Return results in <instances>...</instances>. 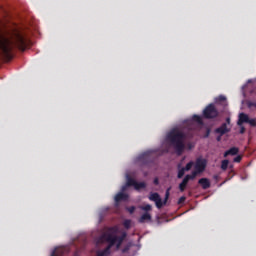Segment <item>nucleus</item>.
Wrapping results in <instances>:
<instances>
[{
    "instance_id": "15",
    "label": "nucleus",
    "mask_w": 256,
    "mask_h": 256,
    "mask_svg": "<svg viewBox=\"0 0 256 256\" xmlns=\"http://www.w3.org/2000/svg\"><path fill=\"white\" fill-rule=\"evenodd\" d=\"M238 153H239V149L233 147L224 153V157H227L228 155H237Z\"/></svg>"
},
{
    "instance_id": "16",
    "label": "nucleus",
    "mask_w": 256,
    "mask_h": 256,
    "mask_svg": "<svg viewBox=\"0 0 256 256\" xmlns=\"http://www.w3.org/2000/svg\"><path fill=\"white\" fill-rule=\"evenodd\" d=\"M227 167H229V160H223L221 164V169H223V171H226Z\"/></svg>"
},
{
    "instance_id": "12",
    "label": "nucleus",
    "mask_w": 256,
    "mask_h": 256,
    "mask_svg": "<svg viewBox=\"0 0 256 256\" xmlns=\"http://www.w3.org/2000/svg\"><path fill=\"white\" fill-rule=\"evenodd\" d=\"M127 197V194L120 192L115 196V202L119 203V201H126Z\"/></svg>"
},
{
    "instance_id": "19",
    "label": "nucleus",
    "mask_w": 256,
    "mask_h": 256,
    "mask_svg": "<svg viewBox=\"0 0 256 256\" xmlns=\"http://www.w3.org/2000/svg\"><path fill=\"white\" fill-rule=\"evenodd\" d=\"M61 251H63V248H56V249L52 252L51 256H57L58 253H61Z\"/></svg>"
},
{
    "instance_id": "8",
    "label": "nucleus",
    "mask_w": 256,
    "mask_h": 256,
    "mask_svg": "<svg viewBox=\"0 0 256 256\" xmlns=\"http://www.w3.org/2000/svg\"><path fill=\"white\" fill-rule=\"evenodd\" d=\"M242 123H249V125H251V127H255L256 120L250 119L249 116L245 113H240L239 119H238V125H241Z\"/></svg>"
},
{
    "instance_id": "13",
    "label": "nucleus",
    "mask_w": 256,
    "mask_h": 256,
    "mask_svg": "<svg viewBox=\"0 0 256 256\" xmlns=\"http://www.w3.org/2000/svg\"><path fill=\"white\" fill-rule=\"evenodd\" d=\"M218 133H220V135H225V133H228L229 131V127L227 126V124H223L220 128H218L216 130Z\"/></svg>"
},
{
    "instance_id": "1",
    "label": "nucleus",
    "mask_w": 256,
    "mask_h": 256,
    "mask_svg": "<svg viewBox=\"0 0 256 256\" xmlns=\"http://www.w3.org/2000/svg\"><path fill=\"white\" fill-rule=\"evenodd\" d=\"M125 237H126L125 232H121L117 227L106 229L96 239V244L103 245V243H108V247L104 251L98 252L97 256L109 255V253H111V249L112 251H118Z\"/></svg>"
},
{
    "instance_id": "6",
    "label": "nucleus",
    "mask_w": 256,
    "mask_h": 256,
    "mask_svg": "<svg viewBox=\"0 0 256 256\" xmlns=\"http://www.w3.org/2000/svg\"><path fill=\"white\" fill-rule=\"evenodd\" d=\"M169 191H170V189H168L166 191V196H165L164 202H163V200H161V196H159L157 193L150 194L149 199H150V201H154V203L158 209H161V207H163L167 203V200L169 199Z\"/></svg>"
},
{
    "instance_id": "11",
    "label": "nucleus",
    "mask_w": 256,
    "mask_h": 256,
    "mask_svg": "<svg viewBox=\"0 0 256 256\" xmlns=\"http://www.w3.org/2000/svg\"><path fill=\"white\" fill-rule=\"evenodd\" d=\"M199 184L202 186L204 189H209L211 187V182L207 178H201L199 180Z\"/></svg>"
},
{
    "instance_id": "20",
    "label": "nucleus",
    "mask_w": 256,
    "mask_h": 256,
    "mask_svg": "<svg viewBox=\"0 0 256 256\" xmlns=\"http://www.w3.org/2000/svg\"><path fill=\"white\" fill-rule=\"evenodd\" d=\"M123 225L126 229H129L131 227V220H125Z\"/></svg>"
},
{
    "instance_id": "17",
    "label": "nucleus",
    "mask_w": 256,
    "mask_h": 256,
    "mask_svg": "<svg viewBox=\"0 0 256 256\" xmlns=\"http://www.w3.org/2000/svg\"><path fill=\"white\" fill-rule=\"evenodd\" d=\"M193 121H195L199 125H202V123H203V120L201 119V117L197 116V115L193 116Z\"/></svg>"
},
{
    "instance_id": "29",
    "label": "nucleus",
    "mask_w": 256,
    "mask_h": 256,
    "mask_svg": "<svg viewBox=\"0 0 256 256\" xmlns=\"http://www.w3.org/2000/svg\"><path fill=\"white\" fill-rule=\"evenodd\" d=\"M229 122H230V119L228 118V119H227V123L229 124Z\"/></svg>"
},
{
    "instance_id": "24",
    "label": "nucleus",
    "mask_w": 256,
    "mask_h": 256,
    "mask_svg": "<svg viewBox=\"0 0 256 256\" xmlns=\"http://www.w3.org/2000/svg\"><path fill=\"white\" fill-rule=\"evenodd\" d=\"M249 107H256V103H250Z\"/></svg>"
},
{
    "instance_id": "28",
    "label": "nucleus",
    "mask_w": 256,
    "mask_h": 256,
    "mask_svg": "<svg viewBox=\"0 0 256 256\" xmlns=\"http://www.w3.org/2000/svg\"><path fill=\"white\" fill-rule=\"evenodd\" d=\"M180 201H185V198H181Z\"/></svg>"
},
{
    "instance_id": "9",
    "label": "nucleus",
    "mask_w": 256,
    "mask_h": 256,
    "mask_svg": "<svg viewBox=\"0 0 256 256\" xmlns=\"http://www.w3.org/2000/svg\"><path fill=\"white\" fill-rule=\"evenodd\" d=\"M193 165H195L193 162H189L186 167L181 168V166H178V179H181V177H183V175H185V171H191V169L193 168Z\"/></svg>"
},
{
    "instance_id": "4",
    "label": "nucleus",
    "mask_w": 256,
    "mask_h": 256,
    "mask_svg": "<svg viewBox=\"0 0 256 256\" xmlns=\"http://www.w3.org/2000/svg\"><path fill=\"white\" fill-rule=\"evenodd\" d=\"M207 167V160L205 158H198L194 164V171L191 173L192 177H197L199 173H203Z\"/></svg>"
},
{
    "instance_id": "14",
    "label": "nucleus",
    "mask_w": 256,
    "mask_h": 256,
    "mask_svg": "<svg viewBox=\"0 0 256 256\" xmlns=\"http://www.w3.org/2000/svg\"><path fill=\"white\" fill-rule=\"evenodd\" d=\"M151 219V214H149V212L144 213L140 219H139V223H145L147 221H149Z\"/></svg>"
},
{
    "instance_id": "3",
    "label": "nucleus",
    "mask_w": 256,
    "mask_h": 256,
    "mask_svg": "<svg viewBox=\"0 0 256 256\" xmlns=\"http://www.w3.org/2000/svg\"><path fill=\"white\" fill-rule=\"evenodd\" d=\"M166 141L175 148L178 155H181L185 149V135L179 128H174L166 137Z\"/></svg>"
},
{
    "instance_id": "23",
    "label": "nucleus",
    "mask_w": 256,
    "mask_h": 256,
    "mask_svg": "<svg viewBox=\"0 0 256 256\" xmlns=\"http://www.w3.org/2000/svg\"><path fill=\"white\" fill-rule=\"evenodd\" d=\"M128 211H129V213H134L135 212V207H130V208H128Z\"/></svg>"
},
{
    "instance_id": "22",
    "label": "nucleus",
    "mask_w": 256,
    "mask_h": 256,
    "mask_svg": "<svg viewBox=\"0 0 256 256\" xmlns=\"http://www.w3.org/2000/svg\"><path fill=\"white\" fill-rule=\"evenodd\" d=\"M227 98L225 96H219L216 101H226Z\"/></svg>"
},
{
    "instance_id": "30",
    "label": "nucleus",
    "mask_w": 256,
    "mask_h": 256,
    "mask_svg": "<svg viewBox=\"0 0 256 256\" xmlns=\"http://www.w3.org/2000/svg\"><path fill=\"white\" fill-rule=\"evenodd\" d=\"M208 135H209V132L207 133V137H208Z\"/></svg>"
},
{
    "instance_id": "18",
    "label": "nucleus",
    "mask_w": 256,
    "mask_h": 256,
    "mask_svg": "<svg viewBox=\"0 0 256 256\" xmlns=\"http://www.w3.org/2000/svg\"><path fill=\"white\" fill-rule=\"evenodd\" d=\"M140 209H142V211H151L152 207L149 204H145L144 206H140Z\"/></svg>"
},
{
    "instance_id": "21",
    "label": "nucleus",
    "mask_w": 256,
    "mask_h": 256,
    "mask_svg": "<svg viewBox=\"0 0 256 256\" xmlns=\"http://www.w3.org/2000/svg\"><path fill=\"white\" fill-rule=\"evenodd\" d=\"M241 162V156H237L234 158V163H240Z\"/></svg>"
},
{
    "instance_id": "5",
    "label": "nucleus",
    "mask_w": 256,
    "mask_h": 256,
    "mask_svg": "<svg viewBox=\"0 0 256 256\" xmlns=\"http://www.w3.org/2000/svg\"><path fill=\"white\" fill-rule=\"evenodd\" d=\"M127 187H134L136 191H139L141 189H145V183H138L137 181L131 179V177H129V174H126V185L122 187V192L126 191Z\"/></svg>"
},
{
    "instance_id": "26",
    "label": "nucleus",
    "mask_w": 256,
    "mask_h": 256,
    "mask_svg": "<svg viewBox=\"0 0 256 256\" xmlns=\"http://www.w3.org/2000/svg\"><path fill=\"white\" fill-rule=\"evenodd\" d=\"M188 149H193V144H189Z\"/></svg>"
},
{
    "instance_id": "25",
    "label": "nucleus",
    "mask_w": 256,
    "mask_h": 256,
    "mask_svg": "<svg viewBox=\"0 0 256 256\" xmlns=\"http://www.w3.org/2000/svg\"><path fill=\"white\" fill-rule=\"evenodd\" d=\"M154 183H155V185H158V184H159V180H158V179H155V180H154Z\"/></svg>"
},
{
    "instance_id": "27",
    "label": "nucleus",
    "mask_w": 256,
    "mask_h": 256,
    "mask_svg": "<svg viewBox=\"0 0 256 256\" xmlns=\"http://www.w3.org/2000/svg\"><path fill=\"white\" fill-rule=\"evenodd\" d=\"M244 131H245V129L242 128V129H241V133H244Z\"/></svg>"
},
{
    "instance_id": "7",
    "label": "nucleus",
    "mask_w": 256,
    "mask_h": 256,
    "mask_svg": "<svg viewBox=\"0 0 256 256\" xmlns=\"http://www.w3.org/2000/svg\"><path fill=\"white\" fill-rule=\"evenodd\" d=\"M203 114L206 119H213V117H217V109H215V106L213 104H210L208 107L205 108Z\"/></svg>"
},
{
    "instance_id": "2",
    "label": "nucleus",
    "mask_w": 256,
    "mask_h": 256,
    "mask_svg": "<svg viewBox=\"0 0 256 256\" xmlns=\"http://www.w3.org/2000/svg\"><path fill=\"white\" fill-rule=\"evenodd\" d=\"M13 45L18 47L20 51H25V49H27V40L25 39V36L19 32H16L11 39L5 36H0V51H2L6 59L11 57V49L13 48Z\"/></svg>"
},
{
    "instance_id": "10",
    "label": "nucleus",
    "mask_w": 256,
    "mask_h": 256,
    "mask_svg": "<svg viewBox=\"0 0 256 256\" xmlns=\"http://www.w3.org/2000/svg\"><path fill=\"white\" fill-rule=\"evenodd\" d=\"M191 179H195L192 174L186 175L182 181V183L179 185L180 191H185V188L187 187V183L191 181Z\"/></svg>"
}]
</instances>
